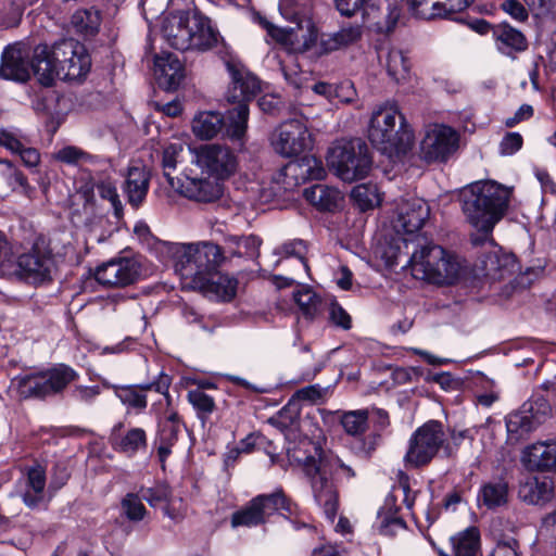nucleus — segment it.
<instances>
[{
    "label": "nucleus",
    "mask_w": 556,
    "mask_h": 556,
    "mask_svg": "<svg viewBox=\"0 0 556 556\" xmlns=\"http://www.w3.org/2000/svg\"><path fill=\"white\" fill-rule=\"evenodd\" d=\"M0 165L3 166L1 170L2 174L7 176L9 186L15 190L16 188H22L23 191L28 189V182L26 177L17 170L9 161L0 160Z\"/></svg>",
    "instance_id": "57"
},
{
    "label": "nucleus",
    "mask_w": 556,
    "mask_h": 556,
    "mask_svg": "<svg viewBox=\"0 0 556 556\" xmlns=\"http://www.w3.org/2000/svg\"><path fill=\"white\" fill-rule=\"evenodd\" d=\"M161 33L164 40L180 51H207L224 39L212 21L200 12H176L162 17Z\"/></svg>",
    "instance_id": "5"
},
{
    "label": "nucleus",
    "mask_w": 556,
    "mask_h": 556,
    "mask_svg": "<svg viewBox=\"0 0 556 556\" xmlns=\"http://www.w3.org/2000/svg\"><path fill=\"white\" fill-rule=\"evenodd\" d=\"M368 138L375 148L393 160L410 150L414 136L399 106L386 102L371 113Z\"/></svg>",
    "instance_id": "6"
},
{
    "label": "nucleus",
    "mask_w": 556,
    "mask_h": 556,
    "mask_svg": "<svg viewBox=\"0 0 556 556\" xmlns=\"http://www.w3.org/2000/svg\"><path fill=\"white\" fill-rule=\"evenodd\" d=\"M4 275L16 276L33 285H41L52 279L55 262L52 252L38 243L16 258H4L0 263Z\"/></svg>",
    "instance_id": "12"
},
{
    "label": "nucleus",
    "mask_w": 556,
    "mask_h": 556,
    "mask_svg": "<svg viewBox=\"0 0 556 556\" xmlns=\"http://www.w3.org/2000/svg\"><path fill=\"white\" fill-rule=\"evenodd\" d=\"M508 187L494 180H480L459 192L462 212L476 230L488 237L504 217L510 199Z\"/></svg>",
    "instance_id": "4"
},
{
    "label": "nucleus",
    "mask_w": 556,
    "mask_h": 556,
    "mask_svg": "<svg viewBox=\"0 0 556 556\" xmlns=\"http://www.w3.org/2000/svg\"><path fill=\"white\" fill-rule=\"evenodd\" d=\"M451 2L458 4L457 0H451ZM407 3L414 14L421 18L432 20L440 16L438 0H407Z\"/></svg>",
    "instance_id": "53"
},
{
    "label": "nucleus",
    "mask_w": 556,
    "mask_h": 556,
    "mask_svg": "<svg viewBox=\"0 0 556 556\" xmlns=\"http://www.w3.org/2000/svg\"><path fill=\"white\" fill-rule=\"evenodd\" d=\"M155 251L163 262H172L185 288L202 287L223 261L222 249L212 242L174 243L157 241Z\"/></svg>",
    "instance_id": "3"
},
{
    "label": "nucleus",
    "mask_w": 556,
    "mask_h": 556,
    "mask_svg": "<svg viewBox=\"0 0 556 556\" xmlns=\"http://www.w3.org/2000/svg\"><path fill=\"white\" fill-rule=\"evenodd\" d=\"M302 159L306 181L311 179L320 180L325 177L326 170L319 159L314 155H305Z\"/></svg>",
    "instance_id": "58"
},
{
    "label": "nucleus",
    "mask_w": 556,
    "mask_h": 556,
    "mask_svg": "<svg viewBox=\"0 0 556 556\" xmlns=\"http://www.w3.org/2000/svg\"><path fill=\"white\" fill-rule=\"evenodd\" d=\"M225 64L231 78L227 100L237 103L235 108L228 111L227 136L240 140L248 127V102L258 92L260 81L240 62L228 60Z\"/></svg>",
    "instance_id": "7"
},
{
    "label": "nucleus",
    "mask_w": 556,
    "mask_h": 556,
    "mask_svg": "<svg viewBox=\"0 0 556 556\" xmlns=\"http://www.w3.org/2000/svg\"><path fill=\"white\" fill-rule=\"evenodd\" d=\"M78 377V372L71 366L58 364L45 371L18 376L12 383L18 395L24 399H43L63 392Z\"/></svg>",
    "instance_id": "11"
},
{
    "label": "nucleus",
    "mask_w": 556,
    "mask_h": 556,
    "mask_svg": "<svg viewBox=\"0 0 556 556\" xmlns=\"http://www.w3.org/2000/svg\"><path fill=\"white\" fill-rule=\"evenodd\" d=\"M260 25L273 40L291 53H304L314 46L318 47L320 54L341 49L336 33L324 34L318 41V33L311 23H307L306 27L298 23L295 27L282 28L274 25L265 17H260Z\"/></svg>",
    "instance_id": "10"
},
{
    "label": "nucleus",
    "mask_w": 556,
    "mask_h": 556,
    "mask_svg": "<svg viewBox=\"0 0 556 556\" xmlns=\"http://www.w3.org/2000/svg\"><path fill=\"white\" fill-rule=\"evenodd\" d=\"M94 187L102 199L108 200L114 208L115 215L119 216L123 205L117 193L115 184L110 179H101L94 184Z\"/></svg>",
    "instance_id": "51"
},
{
    "label": "nucleus",
    "mask_w": 556,
    "mask_h": 556,
    "mask_svg": "<svg viewBox=\"0 0 556 556\" xmlns=\"http://www.w3.org/2000/svg\"><path fill=\"white\" fill-rule=\"evenodd\" d=\"M362 27L358 25H350L336 31L340 48L357 42L362 38Z\"/></svg>",
    "instance_id": "59"
},
{
    "label": "nucleus",
    "mask_w": 556,
    "mask_h": 556,
    "mask_svg": "<svg viewBox=\"0 0 556 556\" xmlns=\"http://www.w3.org/2000/svg\"><path fill=\"white\" fill-rule=\"evenodd\" d=\"M551 414L549 404L541 399L523 404L506 417V429L511 441H518L543 424Z\"/></svg>",
    "instance_id": "17"
},
{
    "label": "nucleus",
    "mask_w": 556,
    "mask_h": 556,
    "mask_svg": "<svg viewBox=\"0 0 556 556\" xmlns=\"http://www.w3.org/2000/svg\"><path fill=\"white\" fill-rule=\"evenodd\" d=\"M368 416L367 409L346 412L341 417V425L348 434L361 435L368 428Z\"/></svg>",
    "instance_id": "45"
},
{
    "label": "nucleus",
    "mask_w": 556,
    "mask_h": 556,
    "mask_svg": "<svg viewBox=\"0 0 556 556\" xmlns=\"http://www.w3.org/2000/svg\"><path fill=\"white\" fill-rule=\"evenodd\" d=\"M518 496L530 505L544 504L553 497V482L546 477H527L519 485Z\"/></svg>",
    "instance_id": "29"
},
{
    "label": "nucleus",
    "mask_w": 556,
    "mask_h": 556,
    "mask_svg": "<svg viewBox=\"0 0 556 556\" xmlns=\"http://www.w3.org/2000/svg\"><path fill=\"white\" fill-rule=\"evenodd\" d=\"M456 556H479L480 534L477 528L470 527L452 538Z\"/></svg>",
    "instance_id": "39"
},
{
    "label": "nucleus",
    "mask_w": 556,
    "mask_h": 556,
    "mask_svg": "<svg viewBox=\"0 0 556 556\" xmlns=\"http://www.w3.org/2000/svg\"><path fill=\"white\" fill-rule=\"evenodd\" d=\"M180 427L178 414L173 408L168 409L165 417L159 421V433L155 444L157 457L163 469L165 468L167 457L172 454L173 446L178 441Z\"/></svg>",
    "instance_id": "27"
},
{
    "label": "nucleus",
    "mask_w": 556,
    "mask_h": 556,
    "mask_svg": "<svg viewBox=\"0 0 556 556\" xmlns=\"http://www.w3.org/2000/svg\"><path fill=\"white\" fill-rule=\"evenodd\" d=\"M172 188L181 195L198 202H212L222 194V187L218 182L198 177L192 167L186 168L182 177L177 178Z\"/></svg>",
    "instance_id": "21"
},
{
    "label": "nucleus",
    "mask_w": 556,
    "mask_h": 556,
    "mask_svg": "<svg viewBox=\"0 0 556 556\" xmlns=\"http://www.w3.org/2000/svg\"><path fill=\"white\" fill-rule=\"evenodd\" d=\"M101 13L94 8L79 9L71 17V25L76 33L84 36H93L101 25Z\"/></svg>",
    "instance_id": "38"
},
{
    "label": "nucleus",
    "mask_w": 556,
    "mask_h": 556,
    "mask_svg": "<svg viewBox=\"0 0 556 556\" xmlns=\"http://www.w3.org/2000/svg\"><path fill=\"white\" fill-rule=\"evenodd\" d=\"M261 242V239L254 235L247 237L227 236L224 240V250L231 256L253 258L258 256Z\"/></svg>",
    "instance_id": "36"
},
{
    "label": "nucleus",
    "mask_w": 556,
    "mask_h": 556,
    "mask_svg": "<svg viewBox=\"0 0 556 556\" xmlns=\"http://www.w3.org/2000/svg\"><path fill=\"white\" fill-rule=\"evenodd\" d=\"M192 289L201 291L210 299L229 301L236 295L237 280L215 270L206 277L202 287H193Z\"/></svg>",
    "instance_id": "31"
},
{
    "label": "nucleus",
    "mask_w": 556,
    "mask_h": 556,
    "mask_svg": "<svg viewBox=\"0 0 556 556\" xmlns=\"http://www.w3.org/2000/svg\"><path fill=\"white\" fill-rule=\"evenodd\" d=\"M429 215L430 207L424 199L416 197L405 199L397 206L394 227L397 231L414 233L421 229Z\"/></svg>",
    "instance_id": "22"
},
{
    "label": "nucleus",
    "mask_w": 556,
    "mask_h": 556,
    "mask_svg": "<svg viewBox=\"0 0 556 556\" xmlns=\"http://www.w3.org/2000/svg\"><path fill=\"white\" fill-rule=\"evenodd\" d=\"M326 159L329 169L346 182L364 179L372 165L369 148L359 138L336 141Z\"/></svg>",
    "instance_id": "9"
},
{
    "label": "nucleus",
    "mask_w": 556,
    "mask_h": 556,
    "mask_svg": "<svg viewBox=\"0 0 556 556\" xmlns=\"http://www.w3.org/2000/svg\"><path fill=\"white\" fill-rule=\"evenodd\" d=\"M275 180L282 185L285 190H292L306 181L303 159L287 163L276 174Z\"/></svg>",
    "instance_id": "40"
},
{
    "label": "nucleus",
    "mask_w": 556,
    "mask_h": 556,
    "mask_svg": "<svg viewBox=\"0 0 556 556\" xmlns=\"http://www.w3.org/2000/svg\"><path fill=\"white\" fill-rule=\"evenodd\" d=\"M184 151L185 147L181 142L170 143L163 150V175L170 187L175 186V182L177 181L178 177H174L172 173L176 169L177 164L181 162Z\"/></svg>",
    "instance_id": "42"
},
{
    "label": "nucleus",
    "mask_w": 556,
    "mask_h": 556,
    "mask_svg": "<svg viewBox=\"0 0 556 556\" xmlns=\"http://www.w3.org/2000/svg\"><path fill=\"white\" fill-rule=\"evenodd\" d=\"M521 460L531 471H552L556 469V442H536L526 447Z\"/></svg>",
    "instance_id": "28"
},
{
    "label": "nucleus",
    "mask_w": 556,
    "mask_h": 556,
    "mask_svg": "<svg viewBox=\"0 0 556 556\" xmlns=\"http://www.w3.org/2000/svg\"><path fill=\"white\" fill-rule=\"evenodd\" d=\"M515 266V256L503 252L496 245H492L489 251L484 252L475 265L477 275L491 280H500L510 275Z\"/></svg>",
    "instance_id": "23"
},
{
    "label": "nucleus",
    "mask_w": 556,
    "mask_h": 556,
    "mask_svg": "<svg viewBox=\"0 0 556 556\" xmlns=\"http://www.w3.org/2000/svg\"><path fill=\"white\" fill-rule=\"evenodd\" d=\"M291 502L287 498L283 491L277 489L270 494H258L254 496L231 515L230 523L232 528L263 526L267 522L268 518L276 513H291Z\"/></svg>",
    "instance_id": "13"
},
{
    "label": "nucleus",
    "mask_w": 556,
    "mask_h": 556,
    "mask_svg": "<svg viewBox=\"0 0 556 556\" xmlns=\"http://www.w3.org/2000/svg\"><path fill=\"white\" fill-rule=\"evenodd\" d=\"M282 417L283 413H280L279 417L271 418L270 422L283 432L287 440L291 441L294 430L282 421ZM287 453L290 459L303 466L305 473L311 478L315 502L323 508L326 517L333 522L339 508V494L328 477L342 472L346 478H353L355 472L352 467L336 455H323L320 447L307 438L301 440L299 446L289 442Z\"/></svg>",
    "instance_id": "1"
},
{
    "label": "nucleus",
    "mask_w": 556,
    "mask_h": 556,
    "mask_svg": "<svg viewBox=\"0 0 556 556\" xmlns=\"http://www.w3.org/2000/svg\"><path fill=\"white\" fill-rule=\"evenodd\" d=\"M147 446V434L141 428H132L126 432L119 442L123 452L134 454Z\"/></svg>",
    "instance_id": "50"
},
{
    "label": "nucleus",
    "mask_w": 556,
    "mask_h": 556,
    "mask_svg": "<svg viewBox=\"0 0 556 556\" xmlns=\"http://www.w3.org/2000/svg\"><path fill=\"white\" fill-rule=\"evenodd\" d=\"M312 89L315 93L324 96L325 98H327L329 100L332 99L333 97H337V98H339L340 102H343V103H350L353 101L352 96L342 97L340 94V91H342L344 89L343 86H341L340 89H338L331 84L319 81V83L315 84L312 87Z\"/></svg>",
    "instance_id": "60"
},
{
    "label": "nucleus",
    "mask_w": 556,
    "mask_h": 556,
    "mask_svg": "<svg viewBox=\"0 0 556 556\" xmlns=\"http://www.w3.org/2000/svg\"><path fill=\"white\" fill-rule=\"evenodd\" d=\"M306 251V243L301 239H294L287 241L280 247L276 248L274 253L276 255H282L286 257H296L301 261L305 270H308V265L305 261Z\"/></svg>",
    "instance_id": "52"
},
{
    "label": "nucleus",
    "mask_w": 556,
    "mask_h": 556,
    "mask_svg": "<svg viewBox=\"0 0 556 556\" xmlns=\"http://www.w3.org/2000/svg\"><path fill=\"white\" fill-rule=\"evenodd\" d=\"M281 71L286 81L295 89H299L303 85L302 73L300 72L299 65L295 62L290 64L281 63Z\"/></svg>",
    "instance_id": "63"
},
{
    "label": "nucleus",
    "mask_w": 556,
    "mask_h": 556,
    "mask_svg": "<svg viewBox=\"0 0 556 556\" xmlns=\"http://www.w3.org/2000/svg\"><path fill=\"white\" fill-rule=\"evenodd\" d=\"M54 159L68 165L94 163L96 160L94 156L74 146H67L60 149L54 154Z\"/></svg>",
    "instance_id": "48"
},
{
    "label": "nucleus",
    "mask_w": 556,
    "mask_h": 556,
    "mask_svg": "<svg viewBox=\"0 0 556 556\" xmlns=\"http://www.w3.org/2000/svg\"><path fill=\"white\" fill-rule=\"evenodd\" d=\"M28 50L15 43L8 46L1 55L0 77L14 81H26L30 77L31 63L28 62Z\"/></svg>",
    "instance_id": "24"
},
{
    "label": "nucleus",
    "mask_w": 556,
    "mask_h": 556,
    "mask_svg": "<svg viewBox=\"0 0 556 556\" xmlns=\"http://www.w3.org/2000/svg\"><path fill=\"white\" fill-rule=\"evenodd\" d=\"M361 10L363 17L380 31H391L400 17V10L391 0H365Z\"/></svg>",
    "instance_id": "26"
},
{
    "label": "nucleus",
    "mask_w": 556,
    "mask_h": 556,
    "mask_svg": "<svg viewBox=\"0 0 556 556\" xmlns=\"http://www.w3.org/2000/svg\"><path fill=\"white\" fill-rule=\"evenodd\" d=\"M308 0H279V10L287 20L296 21L305 14Z\"/></svg>",
    "instance_id": "56"
},
{
    "label": "nucleus",
    "mask_w": 556,
    "mask_h": 556,
    "mask_svg": "<svg viewBox=\"0 0 556 556\" xmlns=\"http://www.w3.org/2000/svg\"><path fill=\"white\" fill-rule=\"evenodd\" d=\"M191 164L217 179L233 175L238 167L235 153L225 146L208 143L190 149Z\"/></svg>",
    "instance_id": "15"
},
{
    "label": "nucleus",
    "mask_w": 556,
    "mask_h": 556,
    "mask_svg": "<svg viewBox=\"0 0 556 556\" xmlns=\"http://www.w3.org/2000/svg\"><path fill=\"white\" fill-rule=\"evenodd\" d=\"M229 119L227 118V123H225L224 117L218 112H201L192 121V131L195 137L208 140L215 137L224 127L227 131Z\"/></svg>",
    "instance_id": "33"
},
{
    "label": "nucleus",
    "mask_w": 556,
    "mask_h": 556,
    "mask_svg": "<svg viewBox=\"0 0 556 556\" xmlns=\"http://www.w3.org/2000/svg\"><path fill=\"white\" fill-rule=\"evenodd\" d=\"M493 36L497 50L505 55H511L514 52L523 51L527 48L523 34L508 24L496 26Z\"/></svg>",
    "instance_id": "35"
},
{
    "label": "nucleus",
    "mask_w": 556,
    "mask_h": 556,
    "mask_svg": "<svg viewBox=\"0 0 556 556\" xmlns=\"http://www.w3.org/2000/svg\"><path fill=\"white\" fill-rule=\"evenodd\" d=\"M330 387L323 388L319 384H312L304 387L302 389H299L294 395L293 399H296L299 401L308 402L312 404H317L319 402H323L327 395L329 394Z\"/></svg>",
    "instance_id": "55"
},
{
    "label": "nucleus",
    "mask_w": 556,
    "mask_h": 556,
    "mask_svg": "<svg viewBox=\"0 0 556 556\" xmlns=\"http://www.w3.org/2000/svg\"><path fill=\"white\" fill-rule=\"evenodd\" d=\"M303 195L307 202L324 211L336 210L343 200L342 193L338 189L325 185L306 188Z\"/></svg>",
    "instance_id": "34"
},
{
    "label": "nucleus",
    "mask_w": 556,
    "mask_h": 556,
    "mask_svg": "<svg viewBox=\"0 0 556 556\" xmlns=\"http://www.w3.org/2000/svg\"><path fill=\"white\" fill-rule=\"evenodd\" d=\"M412 275L435 285L454 283L463 271L460 260L435 244L421 245L408 261Z\"/></svg>",
    "instance_id": "8"
},
{
    "label": "nucleus",
    "mask_w": 556,
    "mask_h": 556,
    "mask_svg": "<svg viewBox=\"0 0 556 556\" xmlns=\"http://www.w3.org/2000/svg\"><path fill=\"white\" fill-rule=\"evenodd\" d=\"M150 175L144 167L134 166L128 169L124 192L131 206L138 207L147 197Z\"/></svg>",
    "instance_id": "32"
},
{
    "label": "nucleus",
    "mask_w": 556,
    "mask_h": 556,
    "mask_svg": "<svg viewBox=\"0 0 556 556\" xmlns=\"http://www.w3.org/2000/svg\"><path fill=\"white\" fill-rule=\"evenodd\" d=\"M31 66L43 86H51L55 78L79 80L91 67L87 49L75 39H63L52 47L38 45L34 49Z\"/></svg>",
    "instance_id": "2"
},
{
    "label": "nucleus",
    "mask_w": 556,
    "mask_h": 556,
    "mask_svg": "<svg viewBox=\"0 0 556 556\" xmlns=\"http://www.w3.org/2000/svg\"><path fill=\"white\" fill-rule=\"evenodd\" d=\"M438 9L440 11V18H452V16L464 11L468 8L472 0H457L458 4H454L451 0H438Z\"/></svg>",
    "instance_id": "61"
},
{
    "label": "nucleus",
    "mask_w": 556,
    "mask_h": 556,
    "mask_svg": "<svg viewBox=\"0 0 556 556\" xmlns=\"http://www.w3.org/2000/svg\"><path fill=\"white\" fill-rule=\"evenodd\" d=\"M140 275V264L128 257L111 260L98 266L96 280L104 287H126L134 283Z\"/></svg>",
    "instance_id": "20"
},
{
    "label": "nucleus",
    "mask_w": 556,
    "mask_h": 556,
    "mask_svg": "<svg viewBox=\"0 0 556 556\" xmlns=\"http://www.w3.org/2000/svg\"><path fill=\"white\" fill-rule=\"evenodd\" d=\"M154 75L161 87L176 89L185 79V65L176 54L164 52L154 58Z\"/></svg>",
    "instance_id": "25"
},
{
    "label": "nucleus",
    "mask_w": 556,
    "mask_h": 556,
    "mask_svg": "<svg viewBox=\"0 0 556 556\" xmlns=\"http://www.w3.org/2000/svg\"><path fill=\"white\" fill-rule=\"evenodd\" d=\"M187 397L201 418L207 417L215 409L213 397L204 393L201 389L190 390Z\"/></svg>",
    "instance_id": "49"
},
{
    "label": "nucleus",
    "mask_w": 556,
    "mask_h": 556,
    "mask_svg": "<svg viewBox=\"0 0 556 556\" xmlns=\"http://www.w3.org/2000/svg\"><path fill=\"white\" fill-rule=\"evenodd\" d=\"M445 441L446 435L440 421L430 420L418 427L408 441V447L404 455L405 467L427 466L444 446Z\"/></svg>",
    "instance_id": "14"
},
{
    "label": "nucleus",
    "mask_w": 556,
    "mask_h": 556,
    "mask_svg": "<svg viewBox=\"0 0 556 556\" xmlns=\"http://www.w3.org/2000/svg\"><path fill=\"white\" fill-rule=\"evenodd\" d=\"M139 494L151 507H159L164 504V514L169 518H174L168 506L170 503L172 492L166 485H156L154 488H141Z\"/></svg>",
    "instance_id": "44"
},
{
    "label": "nucleus",
    "mask_w": 556,
    "mask_h": 556,
    "mask_svg": "<svg viewBox=\"0 0 556 556\" xmlns=\"http://www.w3.org/2000/svg\"><path fill=\"white\" fill-rule=\"evenodd\" d=\"M522 137L518 132H508L500 143V153L502 155H513L522 147Z\"/></svg>",
    "instance_id": "62"
},
{
    "label": "nucleus",
    "mask_w": 556,
    "mask_h": 556,
    "mask_svg": "<svg viewBox=\"0 0 556 556\" xmlns=\"http://www.w3.org/2000/svg\"><path fill=\"white\" fill-rule=\"evenodd\" d=\"M457 134L447 126L433 125L427 129L420 143V154L426 162L444 161L457 148Z\"/></svg>",
    "instance_id": "18"
},
{
    "label": "nucleus",
    "mask_w": 556,
    "mask_h": 556,
    "mask_svg": "<svg viewBox=\"0 0 556 556\" xmlns=\"http://www.w3.org/2000/svg\"><path fill=\"white\" fill-rule=\"evenodd\" d=\"M27 486L23 501L28 507H36L42 501L46 488V469L41 465L28 469Z\"/></svg>",
    "instance_id": "37"
},
{
    "label": "nucleus",
    "mask_w": 556,
    "mask_h": 556,
    "mask_svg": "<svg viewBox=\"0 0 556 556\" xmlns=\"http://www.w3.org/2000/svg\"><path fill=\"white\" fill-rule=\"evenodd\" d=\"M378 519L379 532L386 536H394L406 528L404 520L393 514L379 515Z\"/></svg>",
    "instance_id": "54"
},
{
    "label": "nucleus",
    "mask_w": 556,
    "mask_h": 556,
    "mask_svg": "<svg viewBox=\"0 0 556 556\" xmlns=\"http://www.w3.org/2000/svg\"><path fill=\"white\" fill-rule=\"evenodd\" d=\"M123 514L130 521H141L148 515L140 494L128 493L121 502Z\"/></svg>",
    "instance_id": "47"
},
{
    "label": "nucleus",
    "mask_w": 556,
    "mask_h": 556,
    "mask_svg": "<svg viewBox=\"0 0 556 556\" xmlns=\"http://www.w3.org/2000/svg\"><path fill=\"white\" fill-rule=\"evenodd\" d=\"M170 383V377L165 372L160 371L154 381L138 386L116 387L115 395L127 407L142 412L148 405L146 392L151 390L164 395L167 404L169 405L170 396L168 394V389Z\"/></svg>",
    "instance_id": "19"
},
{
    "label": "nucleus",
    "mask_w": 556,
    "mask_h": 556,
    "mask_svg": "<svg viewBox=\"0 0 556 556\" xmlns=\"http://www.w3.org/2000/svg\"><path fill=\"white\" fill-rule=\"evenodd\" d=\"M293 298L305 316L313 318L319 313L323 303L312 289L302 288L293 293Z\"/></svg>",
    "instance_id": "46"
},
{
    "label": "nucleus",
    "mask_w": 556,
    "mask_h": 556,
    "mask_svg": "<svg viewBox=\"0 0 556 556\" xmlns=\"http://www.w3.org/2000/svg\"><path fill=\"white\" fill-rule=\"evenodd\" d=\"M510 498L509 485L503 479L483 483L477 494L479 506L495 510L508 505Z\"/></svg>",
    "instance_id": "30"
},
{
    "label": "nucleus",
    "mask_w": 556,
    "mask_h": 556,
    "mask_svg": "<svg viewBox=\"0 0 556 556\" xmlns=\"http://www.w3.org/2000/svg\"><path fill=\"white\" fill-rule=\"evenodd\" d=\"M351 198L361 211L374 208L381 201L377 187L370 184L355 186L352 189Z\"/></svg>",
    "instance_id": "43"
},
{
    "label": "nucleus",
    "mask_w": 556,
    "mask_h": 556,
    "mask_svg": "<svg viewBox=\"0 0 556 556\" xmlns=\"http://www.w3.org/2000/svg\"><path fill=\"white\" fill-rule=\"evenodd\" d=\"M384 66L388 75L400 83L408 77L410 64L399 49H390L384 55Z\"/></svg>",
    "instance_id": "41"
},
{
    "label": "nucleus",
    "mask_w": 556,
    "mask_h": 556,
    "mask_svg": "<svg viewBox=\"0 0 556 556\" xmlns=\"http://www.w3.org/2000/svg\"><path fill=\"white\" fill-rule=\"evenodd\" d=\"M100 394V388L98 386H75L71 392L74 400L91 403Z\"/></svg>",
    "instance_id": "64"
},
{
    "label": "nucleus",
    "mask_w": 556,
    "mask_h": 556,
    "mask_svg": "<svg viewBox=\"0 0 556 556\" xmlns=\"http://www.w3.org/2000/svg\"><path fill=\"white\" fill-rule=\"evenodd\" d=\"M312 135L302 119L293 118L280 124L271 136L274 150L285 156L291 157L311 149Z\"/></svg>",
    "instance_id": "16"
}]
</instances>
